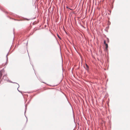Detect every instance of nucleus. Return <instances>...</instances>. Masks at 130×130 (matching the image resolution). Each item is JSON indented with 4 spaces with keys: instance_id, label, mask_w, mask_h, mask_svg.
I'll return each instance as SVG.
<instances>
[{
    "instance_id": "nucleus-14",
    "label": "nucleus",
    "mask_w": 130,
    "mask_h": 130,
    "mask_svg": "<svg viewBox=\"0 0 130 130\" xmlns=\"http://www.w3.org/2000/svg\"><path fill=\"white\" fill-rule=\"evenodd\" d=\"M66 8L67 9H69V8L68 7V6H67L66 7Z\"/></svg>"
},
{
    "instance_id": "nucleus-5",
    "label": "nucleus",
    "mask_w": 130,
    "mask_h": 130,
    "mask_svg": "<svg viewBox=\"0 0 130 130\" xmlns=\"http://www.w3.org/2000/svg\"><path fill=\"white\" fill-rule=\"evenodd\" d=\"M35 18H30V19H27V18H26V19L27 20L29 21V20H33V19H35Z\"/></svg>"
},
{
    "instance_id": "nucleus-17",
    "label": "nucleus",
    "mask_w": 130,
    "mask_h": 130,
    "mask_svg": "<svg viewBox=\"0 0 130 130\" xmlns=\"http://www.w3.org/2000/svg\"><path fill=\"white\" fill-rule=\"evenodd\" d=\"M105 30V31H106L107 32H108V31H107V30Z\"/></svg>"
},
{
    "instance_id": "nucleus-9",
    "label": "nucleus",
    "mask_w": 130,
    "mask_h": 130,
    "mask_svg": "<svg viewBox=\"0 0 130 130\" xmlns=\"http://www.w3.org/2000/svg\"><path fill=\"white\" fill-rule=\"evenodd\" d=\"M104 44L105 45L106 44V41L105 40H104Z\"/></svg>"
},
{
    "instance_id": "nucleus-19",
    "label": "nucleus",
    "mask_w": 130,
    "mask_h": 130,
    "mask_svg": "<svg viewBox=\"0 0 130 130\" xmlns=\"http://www.w3.org/2000/svg\"><path fill=\"white\" fill-rule=\"evenodd\" d=\"M27 44H28V42H27Z\"/></svg>"
},
{
    "instance_id": "nucleus-12",
    "label": "nucleus",
    "mask_w": 130,
    "mask_h": 130,
    "mask_svg": "<svg viewBox=\"0 0 130 130\" xmlns=\"http://www.w3.org/2000/svg\"><path fill=\"white\" fill-rule=\"evenodd\" d=\"M110 24V22H109V21H108V25H109Z\"/></svg>"
},
{
    "instance_id": "nucleus-15",
    "label": "nucleus",
    "mask_w": 130,
    "mask_h": 130,
    "mask_svg": "<svg viewBox=\"0 0 130 130\" xmlns=\"http://www.w3.org/2000/svg\"><path fill=\"white\" fill-rule=\"evenodd\" d=\"M69 9L70 10H72V9H71V8H69Z\"/></svg>"
},
{
    "instance_id": "nucleus-10",
    "label": "nucleus",
    "mask_w": 130,
    "mask_h": 130,
    "mask_svg": "<svg viewBox=\"0 0 130 130\" xmlns=\"http://www.w3.org/2000/svg\"><path fill=\"white\" fill-rule=\"evenodd\" d=\"M107 41L108 42H109V39L108 38H107Z\"/></svg>"
},
{
    "instance_id": "nucleus-2",
    "label": "nucleus",
    "mask_w": 130,
    "mask_h": 130,
    "mask_svg": "<svg viewBox=\"0 0 130 130\" xmlns=\"http://www.w3.org/2000/svg\"><path fill=\"white\" fill-rule=\"evenodd\" d=\"M3 79H4V80H8V78L7 77L5 76V75H4L3 76Z\"/></svg>"
},
{
    "instance_id": "nucleus-16",
    "label": "nucleus",
    "mask_w": 130,
    "mask_h": 130,
    "mask_svg": "<svg viewBox=\"0 0 130 130\" xmlns=\"http://www.w3.org/2000/svg\"><path fill=\"white\" fill-rule=\"evenodd\" d=\"M110 13L111 12V11H109Z\"/></svg>"
},
{
    "instance_id": "nucleus-7",
    "label": "nucleus",
    "mask_w": 130,
    "mask_h": 130,
    "mask_svg": "<svg viewBox=\"0 0 130 130\" xmlns=\"http://www.w3.org/2000/svg\"><path fill=\"white\" fill-rule=\"evenodd\" d=\"M57 36H58V38L59 39H61V37H60V36H59V35L58 34H57Z\"/></svg>"
},
{
    "instance_id": "nucleus-4",
    "label": "nucleus",
    "mask_w": 130,
    "mask_h": 130,
    "mask_svg": "<svg viewBox=\"0 0 130 130\" xmlns=\"http://www.w3.org/2000/svg\"><path fill=\"white\" fill-rule=\"evenodd\" d=\"M8 53H9V52H8L7 54V55L6 56V60H7V61L6 62V64H7V60H8V57H7V56L8 54Z\"/></svg>"
},
{
    "instance_id": "nucleus-6",
    "label": "nucleus",
    "mask_w": 130,
    "mask_h": 130,
    "mask_svg": "<svg viewBox=\"0 0 130 130\" xmlns=\"http://www.w3.org/2000/svg\"><path fill=\"white\" fill-rule=\"evenodd\" d=\"M105 45L106 46V50H107L108 49V44L106 43Z\"/></svg>"
},
{
    "instance_id": "nucleus-13",
    "label": "nucleus",
    "mask_w": 130,
    "mask_h": 130,
    "mask_svg": "<svg viewBox=\"0 0 130 130\" xmlns=\"http://www.w3.org/2000/svg\"><path fill=\"white\" fill-rule=\"evenodd\" d=\"M25 115L26 117V119H27V118L26 117V115Z\"/></svg>"
},
{
    "instance_id": "nucleus-18",
    "label": "nucleus",
    "mask_w": 130,
    "mask_h": 130,
    "mask_svg": "<svg viewBox=\"0 0 130 130\" xmlns=\"http://www.w3.org/2000/svg\"><path fill=\"white\" fill-rule=\"evenodd\" d=\"M109 27V26H108V27H107V28H108Z\"/></svg>"
},
{
    "instance_id": "nucleus-1",
    "label": "nucleus",
    "mask_w": 130,
    "mask_h": 130,
    "mask_svg": "<svg viewBox=\"0 0 130 130\" xmlns=\"http://www.w3.org/2000/svg\"><path fill=\"white\" fill-rule=\"evenodd\" d=\"M9 82H11V83H16V84H17L19 86H18V88H17L18 90V91L19 92H20L21 93H22V91H20L19 90H18V88H19V85L17 83H15V82H11V81H9Z\"/></svg>"
},
{
    "instance_id": "nucleus-3",
    "label": "nucleus",
    "mask_w": 130,
    "mask_h": 130,
    "mask_svg": "<svg viewBox=\"0 0 130 130\" xmlns=\"http://www.w3.org/2000/svg\"><path fill=\"white\" fill-rule=\"evenodd\" d=\"M86 66L87 68L86 69L87 71H88L89 69V67L86 64Z\"/></svg>"
},
{
    "instance_id": "nucleus-8",
    "label": "nucleus",
    "mask_w": 130,
    "mask_h": 130,
    "mask_svg": "<svg viewBox=\"0 0 130 130\" xmlns=\"http://www.w3.org/2000/svg\"><path fill=\"white\" fill-rule=\"evenodd\" d=\"M2 73L1 72V71H0V76H2Z\"/></svg>"
},
{
    "instance_id": "nucleus-11",
    "label": "nucleus",
    "mask_w": 130,
    "mask_h": 130,
    "mask_svg": "<svg viewBox=\"0 0 130 130\" xmlns=\"http://www.w3.org/2000/svg\"><path fill=\"white\" fill-rule=\"evenodd\" d=\"M25 109H26V110L25 111V112H24V114H25V112H26V105H25Z\"/></svg>"
}]
</instances>
